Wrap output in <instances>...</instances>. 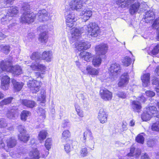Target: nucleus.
I'll use <instances>...</instances> for the list:
<instances>
[{
  "label": "nucleus",
  "mask_w": 159,
  "mask_h": 159,
  "mask_svg": "<svg viewBox=\"0 0 159 159\" xmlns=\"http://www.w3.org/2000/svg\"><path fill=\"white\" fill-rule=\"evenodd\" d=\"M127 124L125 122H123L121 131H123L127 130Z\"/></svg>",
  "instance_id": "338daca9"
},
{
  "label": "nucleus",
  "mask_w": 159,
  "mask_h": 159,
  "mask_svg": "<svg viewBox=\"0 0 159 159\" xmlns=\"http://www.w3.org/2000/svg\"><path fill=\"white\" fill-rule=\"evenodd\" d=\"M52 145V140L50 138H48L47 139L46 141L45 144V146L48 150V151L46 152L45 155H44L43 157L47 156L49 154V151L51 148V146Z\"/></svg>",
  "instance_id": "cd10ccee"
},
{
  "label": "nucleus",
  "mask_w": 159,
  "mask_h": 159,
  "mask_svg": "<svg viewBox=\"0 0 159 159\" xmlns=\"http://www.w3.org/2000/svg\"><path fill=\"white\" fill-rule=\"evenodd\" d=\"M29 67L33 70H38L40 71V72L35 73L36 76L37 77L40 76L41 74H43L46 69V67L38 63H33Z\"/></svg>",
  "instance_id": "423d86ee"
},
{
  "label": "nucleus",
  "mask_w": 159,
  "mask_h": 159,
  "mask_svg": "<svg viewBox=\"0 0 159 159\" xmlns=\"http://www.w3.org/2000/svg\"><path fill=\"white\" fill-rule=\"evenodd\" d=\"M147 144L149 147H152L154 145L155 142L153 140H150L148 141Z\"/></svg>",
  "instance_id": "0e129e2a"
},
{
  "label": "nucleus",
  "mask_w": 159,
  "mask_h": 159,
  "mask_svg": "<svg viewBox=\"0 0 159 159\" xmlns=\"http://www.w3.org/2000/svg\"><path fill=\"white\" fill-rule=\"evenodd\" d=\"M100 94L101 98L105 101L111 100L112 95L111 93L105 89H102L100 90Z\"/></svg>",
  "instance_id": "4468645a"
},
{
  "label": "nucleus",
  "mask_w": 159,
  "mask_h": 159,
  "mask_svg": "<svg viewBox=\"0 0 159 159\" xmlns=\"http://www.w3.org/2000/svg\"><path fill=\"white\" fill-rule=\"evenodd\" d=\"M16 111L15 108H11L8 110L6 113V116L10 119L14 118Z\"/></svg>",
  "instance_id": "e433bc0d"
},
{
  "label": "nucleus",
  "mask_w": 159,
  "mask_h": 159,
  "mask_svg": "<svg viewBox=\"0 0 159 159\" xmlns=\"http://www.w3.org/2000/svg\"><path fill=\"white\" fill-rule=\"evenodd\" d=\"M65 15L67 26L70 28L72 27L75 25L77 19L75 17L74 13L70 12H67Z\"/></svg>",
  "instance_id": "0eeeda50"
},
{
  "label": "nucleus",
  "mask_w": 159,
  "mask_h": 159,
  "mask_svg": "<svg viewBox=\"0 0 159 159\" xmlns=\"http://www.w3.org/2000/svg\"><path fill=\"white\" fill-rule=\"evenodd\" d=\"M7 125V123L5 119H0V127L4 128L6 127Z\"/></svg>",
  "instance_id": "4d7b16f0"
},
{
  "label": "nucleus",
  "mask_w": 159,
  "mask_h": 159,
  "mask_svg": "<svg viewBox=\"0 0 159 159\" xmlns=\"http://www.w3.org/2000/svg\"><path fill=\"white\" fill-rule=\"evenodd\" d=\"M64 149L67 153L70 152L71 151L70 145L68 144H66L64 146Z\"/></svg>",
  "instance_id": "e2e57ef3"
},
{
  "label": "nucleus",
  "mask_w": 159,
  "mask_h": 159,
  "mask_svg": "<svg viewBox=\"0 0 159 159\" xmlns=\"http://www.w3.org/2000/svg\"><path fill=\"white\" fill-rule=\"evenodd\" d=\"M129 79L128 73H125L122 74L119 79L118 86L121 88L126 87L128 84Z\"/></svg>",
  "instance_id": "9b49d317"
},
{
  "label": "nucleus",
  "mask_w": 159,
  "mask_h": 159,
  "mask_svg": "<svg viewBox=\"0 0 159 159\" xmlns=\"http://www.w3.org/2000/svg\"><path fill=\"white\" fill-rule=\"evenodd\" d=\"M0 68L3 71L12 73L15 75H19L22 73V70L20 66L16 65L12 66L10 61H1L0 63Z\"/></svg>",
  "instance_id": "f03ea898"
},
{
  "label": "nucleus",
  "mask_w": 159,
  "mask_h": 159,
  "mask_svg": "<svg viewBox=\"0 0 159 159\" xmlns=\"http://www.w3.org/2000/svg\"><path fill=\"white\" fill-rule=\"evenodd\" d=\"M30 58L32 60H34L35 61H37L38 59H41L40 56L39 55L38 52H33L30 56Z\"/></svg>",
  "instance_id": "603ef678"
},
{
  "label": "nucleus",
  "mask_w": 159,
  "mask_h": 159,
  "mask_svg": "<svg viewBox=\"0 0 159 159\" xmlns=\"http://www.w3.org/2000/svg\"><path fill=\"white\" fill-rule=\"evenodd\" d=\"M13 99L12 97H8L4 99L0 102V106L3 107L5 105L9 104L11 102Z\"/></svg>",
  "instance_id": "79ce46f5"
},
{
  "label": "nucleus",
  "mask_w": 159,
  "mask_h": 159,
  "mask_svg": "<svg viewBox=\"0 0 159 159\" xmlns=\"http://www.w3.org/2000/svg\"><path fill=\"white\" fill-rule=\"evenodd\" d=\"M146 95L149 97H152L155 95V93L153 91H147L146 92Z\"/></svg>",
  "instance_id": "bf43d9fd"
},
{
  "label": "nucleus",
  "mask_w": 159,
  "mask_h": 159,
  "mask_svg": "<svg viewBox=\"0 0 159 159\" xmlns=\"http://www.w3.org/2000/svg\"><path fill=\"white\" fill-rule=\"evenodd\" d=\"M131 59L128 57L126 56L125 57L122 61V63L125 66H128L131 64Z\"/></svg>",
  "instance_id": "09e8293b"
},
{
  "label": "nucleus",
  "mask_w": 159,
  "mask_h": 159,
  "mask_svg": "<svg viewBox=\"0 0 159 159\" xmlns=\"http://www.w3.org/2000/svg\"><path fill=\"white\" fill-rule=\"evenodd\" d=\"M117 95L120 98H125L126 96V93H124L122 92H119L117 94Z\"/></svg>",
  "instance_id": "052dcab7"
},
{
  "label": "nucleus",
  "mask_w": 159,
  "mask_h": 159,
  "mask_svg": "<svg viewBox=\"0 0 159 159\" xmlns=\"http://www.w3.org/2000/svg\"><path fill=\"white\" fill-rule=\"evenodd\" d=\"M18 13V10L16 7H11L7 11L6 15L1 18V23L4 25L7 24L10 20H12V17L14 16Z\"/></svg>",
  "instance_id": "7ed1b4c3"
},
{
  "label": "nucleus",
  "mask_w": 159,
  "mask_h": 159,
  "mask_svg": "<svg viewBox=\"0 0 159 159\" xmlns=\"http://www.w3.org/2000/svg\"><path fill=\"white\" fill-rule=\"evenodd\" d=\"M38 112L39 114H40L41 116H42V117H43V118H45L44 115L45 114V110H43L42 108H39Z\"/></svg>",
  "instance_id": "680f3d73"
},
{
  "label": "nucleus",
  "mask_w": 159,
  "mask_h": 159,
  "mask_svg": "<svg viewBox=\"0 0 159 159\" xmlns=\"http://www.w3.org/2000/svg\"><path fill=\"white\" fill-rule=\"evenodd\" d=\"M82 29V28L80 29L75 28L71 30V38L70 41V43H72L75 41H77L79 39L81 33L83 32Z\"/></svg>",
  "instance_id": "9d476101"
},
{
  "label": "nucleus",
  "mask_w": 159,
  "mask_h": 159,
  "mask_svg": "<svg viewBox=\"0 0 159 159\" xmlns=\"http://www.w3.org/2000/svg\"><path fill=\"white\" fill-rule=\"evenodd\" d=\"M141 159H150L146 153H144L141 156Z\"/></svg>",
  "instance_id": "774afa93"
},
{
  "label": "nucleus",
  "mask_w": 159,
  "mask_h": 159,
  "mask_svg": "<svg viewBox=\"0 0 159 159\" xmlns=\"http://www.w3.org/2000/svg\"><path fill=\"white\" fill-rule=\"evenodd\" d=\"M48 36L47 32L46 31L41 33L40 34L39 40V41L42 43H45L47 40Z\"/></svg>",
  "instance_id": "4c0bfd02"
},
{
  "label": "nucleus",
  "mask_w": 159,
  "mask_h": 159,
  "mask_svg": "<svg viewBox=\"0 0 159 159\" xmlns=\"http://www.w3.org/2000/svg\"><path fill=\"white\" fill-rule=\"evenodd\" d=\"M144 138L143 136L140 134H139L136 137V141L139 143L143 144L144 141Z\"/></svg>",
  "instance_id": "5fc2aeb1"
},
{
  "label": "nucleus",
  "mask_w": 159,
  "mask_h": 159,
  "mask_svg": "<svg viewBox=\"0 0 159 159\" xmlns=\"http://www.w3.org/2000/svg\"><path fill=\"white\" fill-rule=\"evenodd\" d=\"M0 49L6 54H8L10 51V47L9 45H0Z\"/></svg>",
  "instance_id": "49530a36"
},
{
  "label": "nucleus",
  "mask_w": 159,
  "mask_h": 159,
  "mask_svg": "<svg viewBox=\"0 0 159 159\" xmlns=\"http://www.w3.org/2000/svg\"><path fill=\"white\" fill-rule=\"evenodd\" d=\"M22 102L23 105L30 108H33L36 105V103L34 101L27 99L22 100Z\"/></svg>",
  "instance_id": "7c9ffc66"
},
{
  "label": "nucleus",
  "mask_w": 159,
  "mask_h": 159,
  "mask_svg": "<svg viewBox=\"0 0 159 159\" xmlns=\"http://www.w3.org/2000/svg\"><path fill=\"white\" fill-rule=\"evenodd\" d=\"M89 153V152L86 148H82L80 151V156L83 157L88 156Z\"/></svg>",
  "instance_id": "de8ad7c7"
},
{
  "label": "nucleus",
  "mask_w": 159,
  "mask_h": 159,
  "mask_svg": "<svg viewBox=\"0 0 159 159\" xmlns=\"http://www.w3.org/2000/svg\"><path fill=\"white\" fill-rule=\"evenodd\" d=\"M154 18V12L153 9L150 10L146 12L144 19L146 22L148 23Z\"/></svg>",
  "instance_id": "5701e85b"
},
{
  "label": "nucleus",
  "mask_w": 159,
  "mask_h": 159,
  "mask_svg": "<svg viewBox=\"0 0 159 159\" xmlns=\"http://www.w3.org/2000/svg\"><path fill=\"white\" fill-rule=\"evenodd\" d=\"M30 7L27 3L25 4L22 8L23 14L20 17V21L22 23H30L33 22L36 16L33 12H30L29 10Z\"/></svg>",
  "instance_id": "f257e3e1"
},
{
  "label": "nucleus",
  "mask_w": 159,
  "mask_h": 159,
  "mask_svg": "<svg viewBox=\"0 0 159 159\" xmlns=\"http://www.w3.org/2000/svg\"><path fill=\"white\" fill-rule=\"evenodd\" d=\"M98 118L102 123H104L107 121V115L104 109H100L98 114Z\"/></svg>",
  "instance_id": "f3484780"
},
{
  "label": "nucleus",
  "mask_w": 159,
  "mask_h": 159,
  "mask_svg": "<svg viewBox=\"0 0 159 159\" xmlns=\"http://www.w3.org/2000/svg\"><path fill=\"white\" fill-rule=\"evenodd\" d=\"M80 56V57L87 62L90 61L91 60L92 57L91 53L85 52H81Z\"/></svg>",
  "instance_id": "a878e982"
},
{
  "label": "nucleus",
  "mask_w": 159,
  "mask_h": 159,
  "mask_svg": "<svg viewBox=\"0 0 159 159\" xmlns=\"http://www.w3.org/2000/svg\"><path fill=\"white\" fill-rule=\"evenodd\" d=\"M92 14V11L87 8L84 9L80 13V16H82L83 19L84 21L88 20Z\"/></svg>",
  "instance_id": "a211bd4d"
},
{
  "label": "nucleus",
  "mask_w": 159,
  "mask_h": 159,
  "mask_svg": "<svg viewBox=\"0 0 159 159\" xmlns=\"http://www.w3.org/2000/svg\"><path fill=\"white\" fill-rule=\"evenodd\" d=\"M152 116L147 110L145 109L144 112L141 115V118L143 121H147L149 120L152 117Z\"/></svg>",
  "instance_id": "c9c22d12"
},
{
  "label": "nucleus",
  "mask_w": 159,
  "mask_h": 159,
  "mask_svg": "<svg viewBox=\"0 0 159 159\" xmlns=\"http://www.w3.org/2000/svg\"><path fill=\"white\" fill-rule=\"evenodd\" d=\"M83 2L81 0H73L70 3V7L73 10L80 11L83 7Z\"/></svg>",
  "instance_id": "ddd939ff"
},
{
  "label": "nucleus",
  "mask_w": 159,
  "mask_h": 159,
  "mask_svg": "<svg viewBox=\"0 0 159 159\" xmlns=\"http://www.w3.org/2000/svg\"><path fill=\"white\" fill-rule=\"evenodd\" d=\"M77 115L81 117H83L84 116L83 111L82 110H80L76 111Z\"/></svg>",
  "instance_id": "69168bd1"
},
{
  "label": "nucleus",
  "mask_w": 159,
  "mask_h": 159,
  "mask_svg": "<svg viewBox=\"0 0 159 159\" xmlns=\"http://www.w3.org/2000/svg\"><path fill=\"white\" fill-rule=\"evenodd\" d=\"M143 7L142 4L140 5L138 2H137L131 5L129 9L130 13L131 14L133 15L138 11L139 8H140L141 11H143Z\"/></svg>",
  "instance_id": "6ab92c4d"
},
{
  "label": "nucleus",
  "mask_w": 159,
  "mask_h": 159,
  "mask_svg": "<svg viewBox=\"0 0 159 159\" xmlns=\"http://www.w3.org/2000/svg\"><path fill=\"white\" fill-rule=\"evenodd\" d=\"M7 146L9 148H11L15 147L16 143V140L11 138H10L6 140Z\"/></svg>",
  "instance_id": "72a5a7b5"
},
{
  "label": "nucleus",
  "mask_w": 159,
  "mask_h": 159,
  "mask_svg": "<svg viewBox=\"0 0 159 159\" xmlns=\"http://www.w3.org/2000/svg\"><path fill=\"white\" fill-rule=\"evenodd\" d=\"M132 107L135 111L139 112L141 108L140 102L136 101H133L131 103Z\"/></svg>",
  "instance_id": "c85d7f7f"
},
{
  "label": "nucleus",
  "mask_w": 159,
  "mask_h": 159,
  "mask_svg": "<svg viewBox=\"0 0 159 159\" xmlns=\"http://www.w3.org/2000/svg\"><path fill=\"white\" fill-rule=\"evenodd\" d=\"M29 155L33 159H39L40 158L39 152L36 148L31 151L29 153Z\"/></svg>",
  "instance_id": "c756f323"
},
{
  "label": "nucleus",
  "mask_w": 159,
  "mask_h": 159,
  "mask_svg": "<svg viewBox=\"0 0 159 159\" xmlns=\"http://www.w3.org/2000/svg\"><path fill=\"white\" fill-rule=\"evenodd\" d=\"M143 82V85L146 87L150 83V75L149 73L143 74L141 77Z\"/></svg>",
  "instance_id": "393cba45"
},
{
  "label": "nucleus",
  "mask_w": 159,
  "mask_h": 159,
  "mask_svg": "<svg viewBox=\"0 0 159 159\" xmlns=\"http://www.w3.org/2000/svg\"><path fill=\"white\" fill-rule=\"evenodd\" d=\"M18 139L21 141L24 142L26 143L29 139L30 136L27 134H19Z\"/></svg>",
  "instance_id": "ea45409f"
},
{
  "label": "nucleus",
  "mask_w": 159,
  "mask_h": 159,
  "mask_svg": "<svg viewBox=\"0 0 159 159\" xmlns=\"http://www.w3.org/2000/svg\"><path fill=\"white\" fill-rule=\"evenodd\" d=\"M30 113L29 111L25 110L23 111L20 115L21 120L23 121H25L27 117L30 116Z\"/></svg>",
  "instance_id": "37998d69"
},
{
  "label": "nucleus",
  "mask_w": 159,
  "mask_h": 159,
  "mask_svg": "<svg viewBox=\"0 0 159 159\" xmlns=\"http://www.w3.org/2000/svg\"><path fill=\"white\" fill-rule=\"evenodd\" d=\"M35 17H38L40 22L45 21L48 18L47 12L44 9L39 10Z\"/></svg>",
  "instance_id": "dca6fc26"
},
{
  "label": "nucleus",
  "mask_w": 159,
  "mask_h": 159,
  "mask_svg": "<svg viewBox=\"0 0 159 159\" xmlns=\"http://www.w3.org/2000/svg\"><path fill=\"white\" fill-rule=\"evenodd\" d=\"M145 109L147 110V111L152 116L157 114L158 113V111L154 106H149Z\"/></svg>",
  "instance_id": "2f4dec72"
},
{
  "label": "nucleus",
  "mask_w": 159,
  "mask_h": 159,
  "mask_svg": "<svg viewBox=\"0 0 159 159\" xmlns=\"http://www.w3.org/2000/svg\"><path fill=\"white\" fill-rule=\"evenodd\" d=\"M70 133L68 130H65L62 134L61 139L63 141L65 140L70 136Z\"/></svg>",
  "instance_id": "c03bdc74"
},
{
  "label": "nucleus",
  "mask_w": 159,
  "mask_h": 159,
  "mask_svg": "<svg viewBox=\"0 0 159 159\" xmlns=\"http://www.w3.org/2000/svg\"><path fill=\"white\" fill-rule=\"evenodd\" d=\"M40 58L47 61H50L52 59V52L49 51L44 52L40 56Z\"/></svg>",
  "instance_id": "4be33fe9"
},
{
  "label": "nucleus",
  "mask_w": 159,
  "mask_h": 159,
  "mask_svg": "<svg viewBox=\"0 0 159 159\" xmlns=\"http://www.w3.org/2000/svg\"><path fill=\"white\" fill-rule=\"evenodd\" d=\"M157 118L159 119V114L157 116ZM151 129L153 131H159V120L153 123L151 126Z\"/></svg>",
  "instance_id": "a18cd8bd"
},
{
  "label": "nucleus",
  "mask_w": 159,
  "mask_h": 159,
  "mask_svg": "<svg viewBox=\"0 0 159 159\" xmlns=\"http://www.w3.org/2000/svg\"><path fill=\"white\" fill-rule=\"evenodd\" d=\"M18 129L20 132L19 134H24L27 133L25 127L22 125H19L18 126Z\"/></svg>",
  "instance_id": "864d4df0"
},
{
  "label": "nucleus",
  "mask_w": 159,
  "mask_h": 159,
  "mask_svg": "<svg viewBox=\"0 0 159 159\" xmlns=\"http://www.w3.org/2000/svg\"><path fill=\"white\" fill-rule=\"evenodd\" d=\"M41 84L40 81L33 80H29L27 83L28 87L33 93H36L39 91Z\"/></svg>",
  "instance_id": "39448f33"
},
{
  "label": "nucleus",
  "mask_w": 159,
  "mask_h": 159,
  "mask_svg": "<svg viewBox=\"0 0 159 159\" xmlns=\"http://www.w3.org/2000/svg\"><path fill=\"white\" fill-rule=\"evenodd\" d=\"M3 70L0 71V79L2 77V75H1L2 73ZM10 78L7 76L5 75L2 77L1 80V88L4 90H7L10 84Z\"/></svg>",
  "instance_id": "f8f14e48"
},
{
  "label": "nucleus",
  "mask_w": 159,
  "mask_h": 159,
  "mask_svg": "<svg viewBox=\"0 0 159 159\" xmlns=\"http://www.w3.org/2000/svg\"><path fill=\"white\" fill-rule=\"evenodd\" d=\"M159 17L155 19L152 25V27L154 29H157V40L159 41Z\"/></svg>",
  "instance_id": "f704fd0d"
},
{
  "label": "nucleus",
  "mask_w": 159,
  "mask_h": 159,
  "mask_svg": "<svg viewBox=\"0 0 159 159\" xmlns=\"http://www.w3.org/2000/svg\"><path fill=\"white\" fill-rule=\"evenodd\" d=\"M108 49V46L105 43L97 45L95 48L96 54L98 55H105L107 52Z\"/></svg>",
  "instance_id": "1a4fd4ad"
},
{
  "label": "nucleus",
  "mask_w": 159,
  "mask_h": 159,
  "mask_svg": "<svg viewBox=\"0 0 159 159\" xmlns=\"http://www.w3.org/2000/svg\"><path fill=\"white\" fill-rule=\"evenodd\" d=\"M136 0H117V4L120 7L123 8L134 2Z\"/></svg>",
  "instance_id": "412c9836"
},
{
  "label": "nucleus",
  "mask_w": 159,
  "mask_h": 159,
  "mask_svg": "<svg viewBox=\"0 0 159 159\" xmlns=\"http://www.w3.org/2000/svg\"><path fill=\"white\" fill-rule=\"evenodd\" d=\"M159 52V45L157 44L154 47L153 49L149 54L155 55L158 53Z\"/></svg>",
  "instance_id": "8fccbe9b"
},
{
  "label": "nucleus",
  "mask_w": 159,
  "mask_h": 159,
  "mask_svg": "<svg viewBox=\"0 0 159 159\" xmlns=\"http://www.w3.org/2000/svg\"><path fill=\"white\" fill-rule=\"evenodd\" d=\"M85 28L88 32V35L92 37H97L100 32L99 28L95 23H90Z\"/></svg>",
  "instance_id": "20e7f679"
},
{
  "label": "nucleus",
  "mask_w": 159,
  "mask_h": 159,
  "mask_svg": "<svg viewBox=\"0 0 159 159\" xmlns=\"http://www.w3.org/2000/svg\"><path fill=\"white\" fill-rule=\"evenodd\" d=\"M141 153L140 150L137 151H135V148L133 147H131L130 149V152L128 154V156L134 157L135 156L136 157L139 156Z\"/></svg>",
  "instance_id": "a19ab883"
},
{
  "label": "nucleus",
  "mask_w": 159,
  "mask_h": 159,
  "mask_svg": "<svg viewBox=\"0 0 159 159\" xmlns=\"http://www.w3.org/2000/svg\"><path fill=\"white\" fill-rule=\"evenodd\" d=\"M120 70V65L116 63L111 64L108 69L109 71L113 75H115Z\"/></svg>",
  "instance_id": "aec40b11"
},
{
  "label": "nucleus",
  "mask_w": 159,
  "mask_h": 159,
  "mask_svg": "<svg viewBox=\"0 0 159 159\" xmlns=\"http://www.w3.org/2000/svg\"><path fill=\"white\" fill-rule=\"evenodd\" d=\"M90 47V44L87 42L83 40H77L74 44V47L80 51L82 50H86L89 48Z\"/></svg>",
  "instance_id": "6e6552de"
},
{
  "label": "nucleus",
  "mask_w": 159,
  "mask_h": 159,
  "mask_svg": "<svg viewBox=\"0 0 159 159\" xmlns=\"http://www.w3.org/2000/svg\"><path fill=\"white\" fill-rule=\"evenodd\" d=\"M12 83L14 89L17 91L20 90L24 85V84L23 83L18 82L14 79L12 80Z\"/></svg>",
  "instance_id": "bb28decb"
},
{
  "label": "nucleus",
  "mask_w": 159,
  "mask_h": 159,
  "mask_svg": "<svg viewBox=\"0 0 159 159\" xmlns=\"http://www.w3.org/2000/svg\"><path fill=\"white\" fill-rule=\"evenodd\" d=\"M83 72L84 74L91 75L92 77H94L98 75L99 71L98 70L88 66L86 67V71H83Z\"/></svg>",
  "instance_id": "2eb2a0df"
},
{
  "label": "nucleus",
  "mask_w": 159,
  "mask_h": 159,
  "mask_svg": "<svg viewBox=\"0 0 159 159\" xmlns=\"http://www.w3.org/2000/svg\"><path fill=\"white\" fill-rule=\"evenodd\" d=\"M41 98H39L38 99V100L40 101L41 102L44 103L46 101V92L44 91H41Z\"/></svg>",
  "instance_id": "3c124183"
},
{
  "label": "nucleus",
  "mask_w": 159,
  "mask_h": 159,
  "mask_svg": "<svg viewBox=\"0 0 159 159\" xmlns=\"http://www.w3.org/2000/svg\"><path fill=\"white\" fill-rule=\"evenodd\" d=\"M2 133H0V148H3L5 147V144L3 141L6 140V139L3 138V136H2Z\"/></svg>",
  "instance_id": "6e6d98bb"
},
{
  "label": "nucleus",
  "mask_w": 159,
  "mask_h": 159,
  "mask_svg": "<svg viewBox=\"0 0 159 159\" xmlns=\"http://www.w3.org/2000/svg\"><path fill=\"white\" fill-rule=\"evenodd\" d=\"M102 59L99 56H96L93 57L92 63L95 67L99 66L101 63Z\"/></svg>",
  "instance_id": "473e14b6"
},
{
  "label": "nucleus",
  "mask_w": 159,
  "mask_h": 159,
  "mask_svg": "<svg viewBox=\"0 0 159 159\" xmlns=\"http://www.w3.org/2000/svg\"><path fill=\"white\" fill-rule=\"evenodd\" d=\"M152 84L157 86V87H158L159 85V79L156 78L155 77H154L152 81Z\"/></svg>",
  "instance_id": "13d9d810"
},
{
  "label": "nucleus",
  "mask_w": 159,
  "mask_h": 159,
  "mask_svg": "<svg viewBox=\"0 0 159 159\" xmlns=\"http://www.w3.org/2000/svg\"><path fill=\"white\" fill-rule=\"evenodd\" d=\"M83 135V139L84 140V141H83L84 142H85L87 138H89L92 144H94V143L93 140V137L92 135V133L90 130H87L85 131Z\"/></svg>",
  "instance_id": "b1692460"
},
{
  "label": "nucleus",
  "mask_w": 159,
  "mask_h": 159,
  "mask_svg": "<svg viewBox=\"0 0 159 159\" xmlns=\"http://www.w3.org/2000/svg\"><path fill=\"white\" fill-rule=\"evenodd\" d=\"M47 134V132L45 130H42L39 132L38 138L40 142L42 143L43 140L46 138Z\"/></svg>",
  "instance_id": "58836bf2"
}]
</instances>
